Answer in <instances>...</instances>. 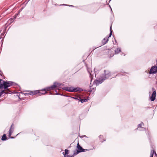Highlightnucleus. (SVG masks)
Segmentation results:
<instances>
[{
    "instance_id": "21",
    "label": "nucleus",
    "mask_w": 157,
    "mask_h": 157,
    "mask_svg": "<svg viewBox=\"0 0 157 157\" xmlns=\"http://www.w3.org/2000/svg\"><path fill=\"white\" fill-rule=\"evenodd\" d=\"M12 133L11 132H9V135H8V136L9 137H10V138H13L14 137H11V134L12 133Z\"/></svg>"
},
{
    "instance_id": "18",
    "label": "nucleus",
    "mask_w": 157,
    "mask_h": 157,
    "mask_svg": "<svg viewBox=\"0 0 157 157\" xmlns=\"http://www.w3.org/2000/svg\"><path fill=\"white\" fill-rule=\"evenodd\" d=\"M111 27H112V25L111 26L110 28V33L109 34V36L108 37V38L109 37H110L111 36L112 34V29Z\"/></svg>"
},
{
    "instance_id": "25",
    "label": "nucleus",
    "mask_w": 157,
    "mask_h": 157,
    "mask_svg": "<svg viewBox=\"0 0 157 157\" xmlns=\"http://www.w3.org/2000/svg\"><path fill=\"white\" fill-rule=\"evenodd\" d=\"M155 155H156L157 156V155L156 153L155 152Z\"/></svg>"
},
{
    "instance_id": "33",
    "label": "nucleus",
    "mask_w": 157,
    "mask_h": 157,
    "mask_svg": "<svg viewBox=\"0 0 157 157\" xmlns=\"http://www.w3.org/2000/svg\"><path fill=\"white\" fill-rule=\"evenodd\" d=\"M111 0H109V1H111Z\"/></svg>"
},
{
    "instance_id": "10",
    "label": "nucleus",
    "mask_w": 157,
    "mask_h": 157,
    "mask_svg": "<svg viewBox=\"0 0 157 157\" xmlns=\"http://www.w3.org/2000/svg\"><path fill=\"white\" fill-rule=\"evenodd\" d=\"M45 90H41V91H39V93H38V96H40L41 95H43L45 94Z\"/></svg>"
},
{
    "instance_id": "31",
    "label": "nucleus",
    "mask_w": 157,
    "mask_h": 157,
    "mask_svg": "<svg viewBox=\"0 0 157 157\" xmlns=\"http://www.w3.org/2000/svg\"><path fill=\"white\" fill-rule=\"evenodd\" d=\"M72 156H69V157H72Z\"/></svg>"
},
{
    "instance_id": "6",
    "label": "nucleus",
    "mask_w": 157,
    "mask_h": 157,
    "mask_svg": "<svg viewBox=\"0 0 157 157\" xmlns=\"http://www.w3.org/2000/svg\"><path fill=\"white\" fill-rule=\"evenodd\" d=\"M152 90L153 91L150 97V100L151 101H153L155 99L156 92L154 88H152Z\"/></svg>"
},
{
    "instance_id": "3",
    "label": "nucleus",
    "mask_w": 157,
    "mask_h": 157,
    "mask_svg": "<svg viewBox=\"0 0 157 157\" xmlns=\"http://www.w3.org/2000/svg\"><path fill=\"white\" fill-rule=\"evenodd\" d=\"M63 89L70 92L80 91L82 90V89L79 88H74L73 87H65L63 88Z\"/></svg>"
},
{
    "instance_id": "17",
    "label": "nucleus",
    "mask_w": 157,
    "mask_h": 157,
    "mask_svg": "<svg viewBox=\"0 0 157 157\" xmlns=\"http://www.w3.org/2000/svg\"><path fill=\"white\" fill-rule=\"evenodd\" d=\"M154 152V150H151V152H150V157H153Z\"/></svg>"
},
{
    "instance_id": "19",
    "label": "nucleus",
    "mask_w": 157,
    "mask_h": 157,
    "mask_svg": "<svg viewBox=\"0 0 157 157\" xmlns=\"http://www.w3.org/2000/svg\"><path fill=\"white\" fill-rule=\"evenodd\" d=\"M81 99L80 101L82 103H83L85 102H86L87 101V99H82L81 98H80Z\"/></svg>"
},
{
    "instance_id": "8",
    "label": "nucleus",
    "mask_w": 157,
    "mask_h": 157,
    "mask_svg": "<svg viewBox=\"0 0 157 157\" xmlns=\"http://www.w3.org/2000/svg\"><path fill=\"white\" fill-rule=\"evenodd\" d=\"M56 87V83H54L53 85L51 86L48 87L46 88L47 90H53L55 89Z\"/></svg>"
},
{
    "instance_id": "29",
    "label": "nucleus",
    "mask_w": 157,
    "mask_h": 157,
    "mask_svg": "<svg viewBox=\"0 0 157 157\" xmlns=\"http://www.w3.org/2000/svg\"><path fill=\"white\" fill-rule=\"evenodd\" d=\"M123 56H125V54H123Z\"/></svg>"
},
{
    "instance_id": "2",
    "label": "nucleus",
    "mask_w": 157,
    "mask_h": 157,
    "mask_svg": "<svg viewBox=\"0 0 157 157\" xmlns=\"http://www.w3.org/2000/svg\"><path fill=\"white\" fill-rule=\"evenodd\" d=\"M87 150V149H83L82 147H81L80 145L79 144V143H78L77 146V149L76 151H75L73 154L72 155V156H75L79 153L82 152H84Z\"/></svg>"
},
{
    "instance_id": "24",
    "label": "nucleus",
    "mask_w": 157,
    "mask_h": 157,
    "mask_svg": "<svg viewBox=\"0 0 157 157\" xmlns=\"http://www.w3.org/2000/svg\"><path fill=\"white\" fill-rule=\"evenodd\" d=\"M103 137V136H101V135H100L99 136V138L100 139H101Z\"/></svg>"
},
{
    "instance_id": "16",
    "label": "nucleus",
    "mask_w": 157,
    "mask_h": 157,
    "mask_svg": "<svg viewBox=\"0 0 157 157\" xmlns=\"http://www.w3.org/2000/svg\"><path fill=\"white\" fill-rule=\"evenodd\" d=\"M54 83H56V87H59L62 85V84H61V83H58V82H55Z\"/></svg>"
},
{
    "instance_id": "11",
    "label": "nucleus",
    "mask_w": 157,
    "mask_h": 157,
    "mask_svg": "<svg viewBox=\"0 0 157 157\" xmlns=\"http://www.w3.org/2000/svg\"><path fill=\"white\" fill-rule=\"evenodd\" d=\"M69 151L67 149L65 150V152H63V154L64 155V157H67V154L68 153Z\"/></svg>"
},
{
    "instance_id": "14",
    "label": "nucleus",
    "mask_w": 157,
    "mask_h": 157,
    "mask_svg": "<svg viewBox=\"0 0 157 157\" xmlns=\"http://www.w3.org/2000/svg\"><path fill=\"white\" fill-rule=\"evenodd\" d=\"M6 139L7 137L6 135L5 134H4L2 138V140L5 141L6 140Z\"/></svg>"
},
{
    "instance_id": "20",
    "label": "nucleus",
    "mask_w": 157,
    "mask_h": 157,
    "mask_svg": "<svg viewBox=\"0 0 157 157\" xmlns=\"http://www.w3.org/2000/svg\"><path fill=\"white\" fill-rule=\"evenodd\" d=\"M142 124L143 125L144 123L143 122H141L140 124L138 125V128L141 127V126Z\"/></svg>"
},
{
    "instance_id": "12",
    "label": "nucleus",
    "mask_w": 157,
    "mask_h": 157,
    "mask_svg": "<svg viewBox=\"0 0 157 157\" xmlns=\"http://www.w3.org/2000/svg\"><path fill=\"white\" fill-rule=\"evenodd\" d=\"M14 126V124H13L10 126L9 131V132H11L12 133L13 132L14 129V126Z\"/></svg>"
},
{
    "instance_id": "26",
    "label": "nucleus",
    "mask_w": 157,
    "mask_h": 157,
    "mask_svg": "<svg viewBox=\"0 0 157 157\" xmlns=\"http://www.w3.org/2000/svg\"><path fill=\"white\" fill-rule=\"evenodd\" d=\"M2 77V75H0V79H1Z\"/></svg>"
},
{
    "instance_id": "27",
    "label": "nucleus",
    "mask_w": 157,
    "mask_h": 157,
    "mask_svg": "<svg viewBox=\"0 0 157 157\" xmlns=\"http://www.w3.org/2000/svg\"><path fill=\"white\" fill-rule=\"evenodd\" d=\"M109 7H110V9H111V10H112L111 7H110V6H109ZM111 10L112 11V10Z\"/></svg>"
},
{
    "instance_id": "4",
    "label": "nucleus",
    "mask_w": 157,
    "mask_h": 157,
    "mask_svg": "<svg viewBox=\"0 0 157 157\" xmlns=\"http://www.w3.org/2000/svg\"><path fill=\"white\" fill-rule=\"evenodd\" d=\"M104 72L105 74V77L101 79H100L99 82L100 83H101L106 78H109L110 76V72L109 71L105 70L104 71Z\"/></svg>"
},
{
    "instance_id": "22",
    "label": "nucleus",
    "mask_w": 157,
    "mask_h": 157,
    "mask_svg": "<svg viewBox=\"0 0 157 157\" xmlns=\"http://www.w3.org/2000/svg\"><path fill=\"white\" fill-rule=\"evenodd\" d=\"M73 98L75 99H77L78 100H79L80 101L81 99L80 98H81L80 97H77V98Z\"/></svg>"
},
{
    "instance_id": "23",
    "label": "nucleus",
    "mask_w": 157,
    "mask_h": 157,
    "mask_svg": "<svg viewBox=\"0 0 157 157\" xmlns=\"http://www.w3.org/2000/svg\"><path fill=\"white\" fill-rule=\"evenodd\" d=\"M63 5H65V6H72V5H67L66 4H63Z\"/></svg>"
},
{
    "instance_id": "30",
    "label": "nucleus",
    "mask_w": 157,
    "mask_h": 157,
    "mask_svg": "<svg viewBox=\"0 0 157 157\" xmlns=\"http://www.w3.org/2000/svg\"><path fill=\"white\" fill-rule=\"evenodd\" d=\"M90 73V75H91V73Z\"/></svg>"
},
{
    "instance_id": "15",
    "label": "nucleus",
    "mask_w": 157,
    "mask_h": 157,
    "mask_svg": "<svg viewBox=\"0 0 157 157\" xmlns=\"http://www.w3.org/2000/svg\"><path fill=\"white\" fill-rule=\"evenodd\" d=\"M31 93L33 95H34V94H38V93H39V90L34 91H32V92H31Z\"/></svg>"
},
{
    "instance_id": "28",
    "label": "nucleus",
    "mask_w": 157,
    "mask_h": 157,
    "mask_svg": "<svg viewBox=\"0 0 157 157\" xmlns=\"http://www.w3.org/2000/svg\"><path fill=\"white\" fill-rule=\"evenodd\" d=\"M50 94H52V93H51V92H50Z\"/></svg>"
},
{
    "instance_id": "9",
    "label": "nucleus",
    "mask_w": 157,
    "mask_h": 157,
    "mask_svg": "<svg viewBox=\"0 0 157 157\" xmlns=\"http://www.w3.org/2000/svg\"><path fill=\"white\" fill-rule=\"evenodd\" d=\"M108 41V37L107 36L104 38L102 40V43L103 45H104L106 44Z\"/></svg>"
},
{
    "instance_id": "1",
    "label": "nucleus",
    "mask_w": 157,
    "mask_h": 157,
    "mask_svg": "<svg viewBox=\"0 0 157 157\" xmlns=\"http://www.w3.org/2000/svg\"><path fill=\"white\" fill-rule=\"evenodd\" d=\"M13 84L12 82L6 81L0 79V88L1 89H9L8 87L12 86Z\"/></svg>"
},
{
    "instance_id": "13",
    "label": "nucleus",
    "mask_w": 157,
    "mask_h": 157,
    "mask_svg": "<svg viewBox=\"0 0 157 157\" xmlns=\"http://www.w3.org/2000/svg\"><path fill=\"white\" fill-rule=\"evenodd\" d=\"M121 49L120 48H117L115 50V54H117L119 52H121Z\"/></svg>"
},
{
    "instance_id": "32",
    "label": "nucleus",
    "mask_w": 157,
    "mask_h": 157,
    "mask_svg": "<svg viewBox=\"0 0 157 157\" xmlns=\"http://www.w3.org/2000/svg\"><path fill=\"white\" fill-rule=\"evenodd\" d=\"M1 39V38H0V39Z\"/></svg>"
},
{
    "instance_id": "5",
    "label": "nucleus",
    "mask_w": 157,
    "mask_h": 157,
    "mask_svg": "<svg viewBox=\"0 0 157 157\" xmlns=\"http://www.w3.org/2000/svg\"><path fill=\"white\" fill-rule=\"evenodd\" d=\"M157 72V67L156 66H154L152 67L150 69V71L149 72L150 74H155Z\"/></svg>"
},
{
    "instance_id": "7",
    "label": "nucleus",
    "mask_w": 157,
    "mask_h": 157,
    "mask_svg": "<svg viewBox=\"0 0 157 157\" xmlns=\"http://www.w3.org/2000/svg\"><path fill=\"white\" fill-rule=\"evenodd\" d=\"M11 91L9 89L6 90L4 89V90H2V91L0 92V97L3 94H8L11 93Z\"/></svg>"
}]
</instances>
